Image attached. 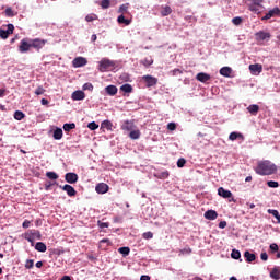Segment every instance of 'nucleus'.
Returning <instances> with one entry per match:
<instances>
[{
    "instance_id": "39448f33",
    "label": "nucleus",
    "mask_w": 280,
    "mask_h": 280,
    "mask_svg": "<svg viewBox=\"0 0 280 280\" xmlns=\"http://www.w3.org/2000/svg\"><path fill=\"white\" fill-rule=\"evenodd\" d=\"M86 65H89V60H86L84 57H75L72 61V66L75 69H80V67H86Z\"/></svg>"
},
{
    "instance_id": "09e8293b",
    "label": "nucleus",
    "mask_w": 280,
    "mask_h": 280,
    "mask_svg": "<svg viewBox=\"0 0 280 280\" xmlns=\"http://www.w3.org/2000/svg\"><path fill=\"white\" fill-rule=\"evenodd\" d=\"M271 253H277L279 250V245H277V243H272L270 246H269Z\"/></svg>"
},
{
    "instance_id": "f03ea898",
    "label": "nucleus",
    "mask_w": 280,
    "mask_h": 280,
    "mask_svg": "<svg viewBox=\"0 0 280 280\" xmlns=\"http://www.w3.org/2000/svg\"><path fill=\"white\" fill-rule=\"evenodd\" d=\"M113 67H115V62L109 59H102L98 62V71H101V73H106V71H110Z\"/></svg>"
},
{
    "instance_id": "69168bd1",
    "label": "nucleus",
    "mask_w": 280,
    "mask_h": 280,
    "mask_svg": "<svg viewBox=\"0 0 280 280\" xmlns=\"http://www.w3.org/2000/svg\"><path fill=\"white\" fill-rule=\"evenodd\" d=\"M182 253H187L188 255H189V253H191V248H184V249H182Z\"/></svg>"
},
{
    "instance_id": "0e129e2a",
    "label": "nucleus",
    "mask_w": 280,
    "mask_h": 280,
    "mask_svg": "<svg viewBox=\"0 0 280 280\" xmlns=\"http://www.w3.org/2000/svg\"><path fill=\"white\" fill-rule=\"evenodd\" d=\"M0 97H5V89H0Z\"/></svg>"
},
{
    "instance_id": "473e14b6",
    "label": "nucleus",
    "mask_w": 280,
    "mask_h": 280,
    "mask_svg": "<svg viewBox=\"0 0 280 280\" xmlns=\"http://www.w3.org/2000/svg\"><path fill=\"white\" fill-rule=\"evenodd\" d=\"M14 119H16V121H22V119H25V114L21 110H16L14 113Z\"/></svg>"
},
{
    "instance_id": "c9c22d12",
    "label": "nucleus",
    "mask_w": 280,
    "mask_h": 280,
    "mask_svg": "<svg viewBox=\"0 0 280 280\" xmlns=\"http://www.w3.org/2000/svg\"><path fill=\"white\" fill-rule=\"evenodd\" d=\"M101 126L106 128V130H113V122L110 120H104Z\"/></svg>"
},
{
    "instance_id": "603ef678",
    "label": "nucleus",
    "mask_w": 280,
    "mask_h": 280,
    "mask_svg": "<svg viewBox=\"0 0 280 280\" xmlns=\"http://www.w3.org/2000/svg\"><path fill=\"white\" fill-rule=\"evenodd\" d=\"M97 224H98L100 229H108V226H109L108 222L98 221Z\"/></svg>"
},
{
    "instance_id": "b1692460",
    "label": "nucleus",
    "mask_w": 280,
    "mask_h": 280,
    "mask_svg": "<svg viewBox=\"0 0 280 280\" xmlns=\"http://www.w3.org/2000/svg\"><path fill=\"white\" fill-rule=\"evenodd\" d=\"M105 91L107 93V95H117V86L115 85H108L105 88Z\"/></svg>"
},
{
    "instance_id": "412c9836",
    "label": "nucleus",
    "mask_w": 280,
    "mask_h": 280,
    "mask_svg": "<svg viewBox=\"0 0 280 280\" xmlns=\"http://www.w3.org/2000/svg\"><path fill=\"white\" fill-rule=\"evenodd\" d=\"M140 65H143V67H150L152 65H154V59H152L151 56L140 60Z\"/></svg>"
},
{
    "instance_id": "8fccbe9b",
    "label": "nucleus",
    "mask_w": 280,
    "mask_h": 280,
    "mask_svg": "<svg viewBox=\"0 0 280 280\" xmlns=\"http://www.w3.org/2000/svg\"><path fill=\"white\" fill-rule=\"evenodd\" d=\"M35 95H45V90L43 89V86H38L35 90Z\"/></svg>"
},
{
    "instance_id": "393cba45",
    "label": "nucleus",
    "mask_w": 280,
    "mask_h": 280,
    "mask_svg": "<svg viewBox=\"0 0 280 280\" xmlns=\"http://www.w3.org/2000/svg\"><path fill=\"white\" fill-rule=\"evenodd\" d=\"M229 139H230V141H235L237 139H244V135L233 131L230 133Z\"/></svg>"
},
{
    "instance_id": "5701e85b",
    "label": "nucleus",
    "mask_w": 280,
    "mask_h": 280,
    "mask_svg": "<svg viewBox=\"0 0 280 280\" xmlns=\"http://www.w3.org/2000/svg\"><path fill=\"white\" fill-rule=\"evenodd\" d=\"M247 110L248 113H250V115H257L259 113V105L257 104L249 105L247 107Z\"/></svg>"
},
{
    "instance_id": "20e7f679",
    "label": "nucleus",
    "mask_w": 280,
    "mask_h": 280,
    "mask_svg": "<svg viewBox=\"0 0 280 280\" xmlns=\"http://www.w3.org/2000/svg\"><path fill=\"white\" fill-rule=\"evenodd\" d=\"M275 16H280V9L273 8L269 10L265 16L261 18V21H270V19H275Z\"/></svg>"
},
{
    "instance_id": "5fc2aeb1",
    "label": "nucleus",
    "mask_w": 280,
    "mask_h": 280,
    "mask_svg": "<svg viewBox=\"0 0 280 280\" xmlns=\"http://www.w3.org/2000/svg\"><path fill=\"white\" fill-rule=\"evenodd\" d=\"M7 33L10 34H14V24H8V30Z\"/></svg>"
},
{
    "instance_id": "49530a36",
    "label": "nucleus",
    "mask_w": 280,
    "mask_h": 280,
    "mask_svg": "<svg viewBox=\"0 0 280 280\" xmlns=\"http://www.w3.org/2000/svg\"><path fill=\"white\" fill-rule=\"evenodd\" d=\"M88 128L90 130H97V128H100V125H97L95 121H92L88 125Z\"/></svg>"
},
{
    "instance_id": "4c0bfd02",
    "label": "nucleus",
    "mask_w": 280,
    "mask_h": 280,
    "mask_svg": "<svg viewBox=\"0 0 280 280\" xmlns=\"http://www.w3.org/2000/svg\"><path fill=\"white\" fill-rule=\"evenodd\" d=\"M231 257H232V259H241L242 254L240 253V250L233 249L232 253H231Z\"/></svg>"
},
{
    "instance_id": "0eeeda50",
    "label": "nucleus",
    "mask_w": 280,
    "mask_h": 280,
    "mask_svg": "<svg viewBox=\"0 0 280 280\" xmlns=\"http://www.w3.org/2000/svg\"><path fill=\"white\" fill-rule=\"evenodd\" d=\"M120 128H121V130H125L126 132H131L136 128L135 120H125Z\"/></svg>"
},
{
    "instance_id": "338daca9",
    "label": "nucleus",
    "mask_w": 280,
    "mask_h": 280,
    "mask_svg": "<svg viewBox=\"0 0 280 280\" xmlns=\"http://www.w3.org/2000/svg\"><path fill=\"white\" fill-rule=\"evenodd\" d=\"M42 104L43 106H47V104H49V101H47L46 98H42Z\"/></svg>"
},
{
    "instance_id": "1a4fd4ad",
    "label": "nucleus",
    "mask_w": 280,
    "mask_h": 280,
    "mask_svg": "<svg viewBox=\"0 0 280 280\" xmlns=\"http://www.w3.org/2000/svg\"><path fill=\"white\" fill-rule=\"evenodd\" d=\"M143 80L147 84L148 88L150 86H156L158 82H159V79L152 77V75H144L143 77Z\"/></svg>"
},
{
    "instance_id": "bf43d9fd",
    "label": "nucleus",
    "mask_w": 280,
    "mask_h": 280,
    "mask_svg": "<svg viewBox=\"0 0 280 280\" xmlns=\"http://www.w3.org/2000/svg\"><path fill=\"white\" fill-rule=\"evenodd\" d=\"M167 130H176V125H175V122H168V124H167Z\"/></svg>"
},
{
    "instance_id": "37998d69",
    "label": "nucleus",
    "mask_w": 280,
    "mask_h": 280,
    "mask_svg": "<svg viewBox=\"0 0 280 280\" xmlns=\"http://www.w3.org/2000/svg\"><path fill=\"white\" fill-rule=\"evenodd\" d=\"M25 268L27 270H32V268H34V260L33 259H27L25 262Z\"/></svg>"
},
{
    "instance_id": "c756f323",
    "label": "nucleus",
    "mask_w": 280,
    "mask_h": 280,
    "mask_svg": "<svg viewBox=\"0 0 280 280\" xmlns=\"http://www.w3.org/2000/svg\"><path fill=\"white\" fill-rule=\"evenodd\" d=\"M267 212L270 215H273V218L278 220V224H280V214L278 210L268 209Z\"/></svg>"
},
{
    "instance_id": "ea45409f",
    "label": "nucleus",
    "mask_w": 280,
    "mask_h": 280,
    "mask_svg": "<svg viewBox=\"0 0 280 280\" xmlns=\"http://www.w3.org/2000/svg\"><path fill=\"white\" fill-rule=\"evenodd\" d=\"M10 37V34L8 33V31L0 28V38H2V40H7V38Z\"/></svg>"
},
{
    "instance_id": "9d476101",
    "label": "nucleus",
    "mask_w": 280,
    "mask_h": 280,
    "mask_svg": "<svg viewBox=\"0 0 280 280\" xmlns=\"http://www.w3.org/2000/svg\"><path fill=\"white\" fill-rule=\"evenodd\" d=\"M66 183H69L70 185H74V183H78V174L75 173H67L65 175Z\"/></svg>"
},
{
    "instance_id": "423d86ee",
    "label": "nucleus",
    "mask_w": 280,
    "mask_h": 280,
    "mask_svg": "<svg viewBox=\"0 0 280 280\" xmlns=\"http://www.w3.org/2000/svg\"><path fill=\"white\" fill-rule=\"evenodd\" d=\"M249 71L252 75H259V73L264 71V66H261L260 63L249 65Z\"/></svg>"
},
{
    "instance_id": "a878e982",
    "label": "nucleus",
    "mask_w": 280,
    "mask_h": 280,
    "mask_svg": "<svg viewBox=\"0 0 280 280\" xmlns=\"http://www.w3.org/2000/svg\"><path fill=\"white\" fill-rule=\"evenodd\" d=\"M170 14H172V7H162L161 16H170Z\"/></svg>"
},
{
    "instance_id": "680f3d73",
    "label": "nucleus",
    "mask_w": 280,
    "mask_h": 280,
    "mask_svg": "<svg viewBox=\"0 0 280 280\" xmlns=\"http://www.w3.org/2000/svg\"><path fill=\"white\" fill-rule=\"evenodd\" d=\"M101 244H107V246H110V240H108V238H103V240H101Z\"/></svg>"
},
{
    "instance_id": "f8f14e48",
    "label": "nucleus",
    "mask_w": 280,
    "mask_h": 280,
    "mask_svg": "<svg viewBox=\"0 0 280 280\" xmlns=\"http://www.w3.org/2000/svg\"><path fill=\"white\" fill-rule=\"evenodd\" d=\"M62 188L63 191L67 192L68 196L73 197L78 194V191L75 190V188H73V186L66 184L63 186H60Z\"/></svg>"
},
{
    "instance_id": "3c124183",
    "label": "nucleus",
    "mask_w": 280,
    "mask_h": 280,
    "mask_svg": "<svg viewBox=\"0 0 280 280\" xmlns=\"http://www.w3.org/2000/svg\"><path fill=\"white\" fill-rule=\"evenodd\" d=\"M185 163H187V160L180 158V159L177 161V167H185Z\"/></svg>"
},
{
    "instance_id": "a19ab883",
    "label": "nucleus",
    "mask_w": 280,
    "mask_h": 280,
    "mask_svg": "<svg viewBox=\"0 0 280 280\" xmlns=\"http://www.w3.org/2000/svg\"><path fill=\"white\" fill-rule=\"evenodd\" d=\"M101 8L103 10H108V8H110V0H102L101 1Z\"/></svg>"
},
{
    "instance_id": "dca6fc26",
    "label": "nucleus",
    "mask_w": 280,
    "mask_h": 280,
    "mask_svg": "<svg viewBox=\"0 0 280 280\" xmlns=\"http://www.w3.org/2000/svg\"><path fill=\"white\" fill-rule=\"evenodd\" d=\"M248 10H250V12H254V14H259V12H261V4H257V2H252L250 4H248Z\"/></svg>"
},
{
    "instance_id": "2eb2a0df",
    "label": "nucleus",
    "mask_w": 280,
    "mask_h": 280,
    "mask_svg": "<svg viewBox=\"0 0 280 280\" xmlns=\"http://www.w3.org/2000/svg\"><path fill=\"white\" fill-rule=\"evenodd\" d=\"M196 80H198V82H209V80H211V75L205 72H200L196 75Z\"/></svg>"
},
{
    "instance_id": "e2e57ef3",
    "label": "nucleus",
    "mask_w": 280,
    "mask_h": 280,
    "mask_svg": "<svg viewBox=\"0 0 280 280\" xmlns=\"http://www.w3.org/2000/svg\"><path fill=\"white\" fill-rule=\"evenodd\" d=\"M219 229H226V221H221L219 223Z\"/></svg>"
},
{
    "instance_id": "6e6d98bb",
    "label": "nucleus",
    "mask_w": 280,
    "mask_h": 280,
    "mask_svg": "<svg viewBox=\"0 0 280 280\" xmlns=\"http://www.w3.org/2000/svg\"><path fill=\"white\" fill-rule=\"evenodd\" d=\"M4 12L7 16H14V11H12V8H7Z\"/></svg>"
},
{
    "instance_id": "bb28decb",
    "label": "nucleus",
    "mask_w": 280,
    "mask_h": 280,
    "mask_svg": "<svg viewBox=\"0 0 280 280\" xmlns=\"http://www.w3.org/2000/svg\"><path fill=\"white\" fill-rule=\"evenodd\" d=\"M156 178H160L161 180H165V178H170V172L168 171H163L158 174H155Z\"/></svg>"
},
{
    "instance_id": "79ce46f5",
    "label": "nucleus",
    "mask_w": 280,
    "mask_h": 280,
    "mask_svg": "<svg viewBox=\"0 0 280 280\" xmlns=\"http://www.w3.org/2000/svg\"><path fill=\"white\" fill-rule=\"evenodd\" d=\"M85 21L88 23H93V21H97V15L96 14H89L85 16Z\"/></svg>"
},
{
    "instance_id": "c03bdc74",
    "label": "nucleus",
    "mask_w": 280,
    "mask_h": 280,
    "mask_svg": "<svg viewBox=\"0 0 280 280\" xmlns=\"http://www.w3.org/2000/svg\"><path fill=\"white\" fill-rule=\"evenodd\" d=\"M243 19L241 16H236L232 20L233 25H242Z\"/></svg>"
},
{
    "instance_id": "ddd939ff",
    "label": "nucleus",
    "mask_w": 280,
    "mask_h": 280,
    "mask_svg": "<svg viewBox=\"0 0 280 280\" xmlns=\"http://www.w3.org/2000/svg\"><path fill=\"white\" fill-rule=\"evenodd\" d=\"M84 97H86V94H84L83 91L78 90L72 93V100L74 102H80V101L84 100Z\"/></svg>"
},
{
    "instance_id": "774afa93",
    "label": "nucleus",
    "mask_w": 280,
    "mask_h": 280,
    "mask_svg": "<svg viewBox=\"0 0 280 280\" xmlns=\"http://www.w3.org/2000/svg\"><path fill=\"white\" fill-rule=\"evenodd\" d=\"M140 280H150V276H141Z\"/></svg>"
},
{
    "instance_id": "de8ad7c7",
    "label": "nucleus",
    "mask_w": 280,
    "mask_h": 280,
    "mask_svg": "<svg viewBox=\"0 0 280 280\" xmlns=\"http://www.w3.org/2000/svg\"><path fill=\"white\" fill-rule=\"evenodd\" d=\"M267 185H268V187H271V188H277V187H279V183L278 182H275V180H269L268 183H267Z\"/></svg>"
},
{
    "instance_id": "6ab92c4d",
    "label": "nucleus",
    "mask_w": 280,
    "mask_h": 280,
    "mask_svg": "<svg viewBox=\"0 0 280 280\" xmlns=\"http://www.w3.org/2000/svg\"><path fill=\"white\" fill-rule=\"evenodd\" d=\"M244 257H245V261H247V264H253V261H255V259H257V256L248 250H246L244 253Z\"/></svg>"
},
{
    "instance_id": "4468645a",
    "label": "nucleus",
    "mask_w": 280,
    "mask_h": 280,
    "mask_svg": "<svg viewBox=\"0 0 280 280\" xmlns=\"http://www.w3.org/2000/svg\"><path fill=\"white\" fill-rule=\"evenodd\" d=\"M218 194L221 196V198H233V192H231V190L224 189V187H220L218 189Z\"/></svg>"
},
{
    "instance_id": "aec40b11",
    "label": "nucleus",
    "mask_w": 280,
    "mask_h": 280,
    "mask_svg": "<svg viewBox=\"0 0 280 280\" xmlns=\"http://www.w3.org/2000/svg\"><path fill=\"white\" fill-rule=\"evenodd\" d=\"M231 73H233V69L231 67H223L220 69V75L224 78H231Z\"/></svg>"
},
{
    "instance_id": "cd10ccee",
    "label": "nucleus",
    "mask_w": 280,
    "mask_h": 280,
    "mask_svg": "<svg viewBox=\"0 0 280 280\" xmlns=\"http://www.w3.org/2000/svg\"><path fill=\"white\" fill-rule=\"evenodd\" d=\"M52 137H54V139H55L56 141H60V139H62V129L57 128V129L54 131Z\"/></svg>"
},
{
    "instance_id": "e433bc0d",
    "label": "nucleus",
    "mask_w": 280,
    "mask_h": 280,
    "mask_svg": "<svg viewBox=\"0 0 280 280\" xmlns=\"http://www.w3.org/2000/svg\"><path fill=\"white\" fill-rule=\"evenodd\" d=\"M117 21L120 24L130 25V20L126 19L124 15L118 16Z\"/></svg>"
},
{
    "instance_id": "6e6552de",
    "label": "nucleus",
    "mask_w": 280,
    "mask_h": 280,
    "mask_svg": "<svg viewBox=\"0 0 280 280\" xmlns=\"http://www.w3.org/2000/svg\"><path fill=\"white\" fill-rule=\"evenodd\" d=\"M31 47H33L34 49H37V51H39V49H43L45 47V40L43 39H31Z\"/></svg>"
},
{
    "instance_id": "f704fd0d",
    "label": "nucleus",
    "mask_w": 280,
    "mask_h": 280,
    "mask_svg": "<svg viewBox=\"0 0 280 280\" xmlns=\"http://www.w3.org/2000/svg\"><path fill=\"white\" fill-rule=\"evenodd\" d=\"M75 128V122H71V124H65L63 125V130L65 132H70V130H74Z\"/></svg>"
},
{
    "instance_id": "f3484780",
    "label": "nucleus",
    "mask_w": 280,
    "mask_h": 280,
    "mask_svg": "<svg viewBox=\"0 0 280 280\" xmlns=\"http://www.w3.org/2000/svg\"><path fill=\"white\" fill-rule=\"evenodd\" d=\"M203 217L206 218V220H217L218 212L215 210H208L205 212Z\"/></svg>"
},
{
    "instance_id": "4d7b16f0",
    "label": "nucleus",
    "mask_w": 280,
    "mask_h": 280,
    "mask_svg": "<svg viewBox=\"0 0 280 280\" xmlns=\"http://www.w3.org/2000/svg\"><path fill=\"white\" fill-rule=\"evenodd\" d=\"M119 12L124 13V12H128V4H122L119 7Z\"/></svg>"
},
{
    "instance_id": "7c9ffc66",
    "label": "nucleus",
    "mask_w": 280,
    "mask_h": 280,
    "mask_svg": "<svg viewBox=\"0 0 280 280\" xmlns=\"http://www.w3.org/2000/svg\"><path fill=\"white\" fill-rule=\"evenodd\" d=\"M118 253H120L122 257H128V255H130V247H120L118 248Z\"/></svg>"
},
{
    "instance_id": "a211bd4d",
    "label": "nucleus",
    "mask_w": 280,
    "mask_h": 280,
    "mask_svg": "<svg viewBox=\"0 0 280 280\" xmlns=\"http://www.w3.org/2000/svg\"><path fill=\"white\" fill-rule=\"evenodd\" d=\"M270 38V33L260 31L256 33V40H268Z\"/></svg>"
},
{
    "instance_id": "72a5a7b5",
    "label": "nucleus",
    "mask_w": 280,
    "mask_h": 280,
    "mask_svg": "<svg viewBox=\"0 0 280 280\" xmlns=\"http://www.w3.org/2000/svg\"><path fill=\"white\" fill-rule=\"evenodd\" d=\"M120 91H122L124 93H132V85L126 83L120 86Z\"/></svg>"
},
{
    "instance_id": "58836bf2",
    "label": "nucleus",
    "mask_w": 280,
    "mask_h": 280,
    "mask_svg": "<svg viewBox=\"0 0 280 280\" xmlns=\"http://www.w3.org/2000/svg\"><path fill=\"white\" fill-rule=\"evenodd\" d=\"M46 176L47 178H49V180H58V175L56 174V172H47Z\"/></svg>"
},
{
    "instance_id": "c85d7f7f",
    "label": "nucleus",
    "mask_w": 280,
    "mask_h": 280,
    "mask_svg": "<svg viewBox=\"0 0 280 280\" xmlns=\"http://www.w3.org/2000/svg\"><path fill=\"white\" fill-rule=\"evenodd\" d=\"M129 137L130 139L137 140L141 137V131L132 129L129 133Z\"/></svg>"
},
{
    "instance_id": "a18cd8bd",
    "label": "nucleus",
    "mask_w": 280,
    "mask_h": 280,
    "mask_svg": "<svg viewBox=\"0 0 280 280\" xmlns=\"http://www.w3.org/2000/svg\"><path fill=\"white\" fill-rule=\"evenodd\" d=\"M142 237H143V240H152V237H154V233H152V232H144L142 234Z\"/></svg>"
},
{
    "instance_id": "4be33fe9",
    "label": "nucleus",
    "mask_w": 280,
    "mask_h": 280,
    "mask_svg": "<svg viewBox=\"0 0 280 280\" xmlns=\"http://www.w3.org/2000/svg\"><path fill=\"white\" fill-rule=\"evenodd\" d=\"M35 250H38V253H46L47 252V245L43 242H38L35 245Z\"/></svg>"
},
{
    "instance_id": "864d4df0",
    "label": "nucleus",
    "mask_w": 280,
    "mask_h": 280,
    "mask_svg": "<svg viewBox=\"0 0 280 280\" xmlns=\"http://www.w3.org/2000/svg\"><path fill=\"white\" fill-rule=\"evenodd\" d=\"M83 91H93V84L92 83H85L83 85Z\"/></svg>"
},
{
    "instance_id": "13d9d810",
    "label": "nucleus",
    "mask_w": 280,
    "mask_h": 280,
    "mask_svg": "<svg viewBox=\"0 0 280 280\" xmlns=\"http://www.w3.org/2000/svg\"><path fill=\"white\" fill-rule=\"evenodd\" d=\"M260 259H261L262 261H268V254H267L266 252H262V253L260 254Z\"/></svg>"
},
{
    "instance_id": "2f4dec72",
    "label": "nucleus",
    "mask_w": 280,
    "mask_h": 280,
    "mask_svg": "<svg viewBox=\"0 0 280 280\" xmlns=\"http://www.w3.org/2000/svg\"><path fill=\"white\" fill-rule=\"evenodd\" d=\"M271 279L279 280L280 279V270L277 268H273L270 272Z\"/></svg>"
},
{
    "instance_id": "052dcab7",
    "label": "nucleus",
    "mask_w": 280,
    "mask_h": 280,
    "mask_svg": "<svg viewBox=\"0 0 280 280\" xmlns=\"http://www.w3.org/2000/svg\"><path fill=\"white\" fill-rule=\"evenodd\" d=\"M30 224H32V222H30V220H25L22 224L23 229H30Z\"/></svg>"
},
{
    "instance_id": "f257e3e1",
    "label": "nucleus",
    "mask_w": 280,
    "mask_h": 280,
    "mask_svg": "<svg viewBox=\"0 0 280 280\" xmlns=\"http://www.w3.org/2000/svg\"><path fill=\"white\" fill-rule=\"evenodd\" d=\"M255 172L256 174H259V176H272V174L277 173V165L268 160H265L258 162Z\"/></svg>"
},
{
    "instance_id": "9b49d317",
    "label": "nucleus",
    "mask_w": 280,
    "mask_h": 280,
    "mask_svg": "<svg viewBox=\"0 0 280 280\" xmlns=\"http://www.w3.org/2000/svg\"><path fill=\"white\" fill-rule=\"evenodd\" d=\"M108 189H109V186L106 183H100L95 187L96 194H107Z\"/></svg>"
},
{
    "instance_id": "7ed1b4c3",
    "label": "nucleus",
    "mask_w": 280,
    "mask_h": 280,
    "mask_svg": "<svg viewBox=\"0 0 280 280\" xmlns=\"http://www.w3.org/2000/svg\"><path fill=\"white\" fill-rule=\"evenodd\" d=\"M32 49V42L31 39L24 38L20 42L19 51L21 54H27Z\"/></svg>"
}]
</instances>
